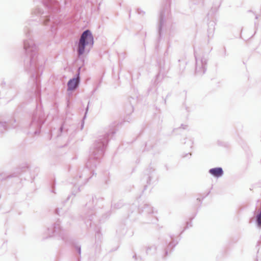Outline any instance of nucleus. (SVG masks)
Returning a JSON list of instances; mask_svg holds the SVG:
<instances>
[{
    "mask_svg": "<svg viewBox=\"0 0 261 261\" xmlns=\"http://www.w3.org/2000/svg\"><path fill=\"white\" fill-rule=\"evenodd\" d=\"M93 37L90 31L87 30L82 34L79 41L77 52L79 56L85 52L86 46L92 47L93 44Z\"/></svg>",
    "mask_w": 261,
    "mask_h": 261,
    "instance_id": "nucleus-1",
    "label": "nucleus"
},
{
    "mask_svg": "<svg viewBox=\"0 0 261 261\" xmlns=\"http://www.w3.org/2000/svg\"><path fill=\"white\" fill-rule=\"evenodd\" d=\"M79 77L73 78L68 82V91H72L75 90L79 83Z\"/></svg>",
    "mask_w": 261,
    "mask_h": 261,
    "instance_id": "nucleus-2",
    "label": "nucleus"
},
{
    "mask_svg": "<svg viewBox=\"0 0 261 261\" xmlns=\"http://www.w3.org/2000/svg\"><path fill=\"white\" fill-rule=\"evenodd\" d=\"M209 172L212 175L217 177L222 176L223 173L222 169L220 167L211 169L209 170Z\"/></svg>",
    "mask_w": 261,
    "mask_h": 261,
    "instance_id": "nucleus-3",
    "label": "nucleus"
}]
</instances>
